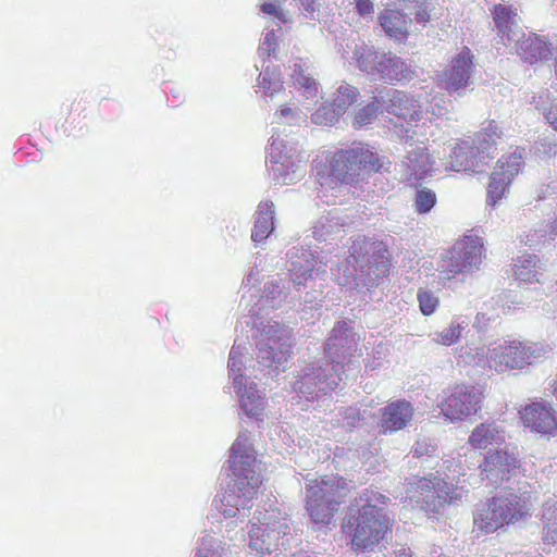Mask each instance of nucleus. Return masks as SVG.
Returning <instances> with one entry per match:
<instances>
[{"label": "nucleus", "mask_w": 557, "mask_h": 557, "mask_svg": "<svg viewBox=\"0 0 557 557\" xmlns=\"http://www.w3.org/2000/svg\"><path fill=\"white\" fill-rule=\"evenodd\" d=\"M343 112H337V107L332 103H322L312 114L311 121L317 125H334L338 122Z\"/></svg>", "instance_id": "79ce46f5"}, {"label": "nucleus", "mask_w": 557, "mask_h": 557, "mask_svg": "<svg viewBox=\"0 0 557 557\" xmlns=\"http://www.w3.org/2000/svg\"><path fill=\"white\" fill-rule=\"evenodd\" d=\"M543 539L548 544L557 543V497H549L543 505Z\"/></svg>", "instance_id": "f704fd0d"}, {"label": "nucleus", "mask_w": 557, "mask_h": 557, "mask_svg": "<svg viewBox=\"0 0 557 557\" xmlns=\"http://www.w3.org/2000/svg\"><path fill=\"white\" fill-rule=\"evenodd\" d=\"M413 411L412 405L405 399L389 403L384 408L380 409L381 418L379 426L381 433L392 434L405 429L411 422Z\"/></svg>", "instance_id": "5701e85b"}, {"label": "nucleus", "mask_w": 557, "mask_h": 557, "mask_svg": "<svg viewBox=\"0 0 557 557\" xmlns=\"http://www.w3.org/2000/svg\"><path fill=\"white\" fill-rule=\"evenodd\" d=\"M349 252L333 273L341 286L355 288L363 284L372 287L377 285V278L389 271L388 250L383 242L358 237L352 242Z\"/></svg>", "instance_id": "7ed1b4c3"}, {"label": "nucleus", "mask_w": 557, "mask_h": 557, "mask_svg": "<svg viewBox=\"0 0 557 557\" xmlns=\"http://www.w3.org/2000/svg\"><path fill=\"white\" fill-rule=\"evenodd\" d=\"M482 391L473 385H456L442 404V412L449 420H462L481 408Z\"/></svg>", "instance_id": "6ab92c4d"}, {"label": "nucleus", "mask_w": 557, "mask_h": 557, "mask_svg": "<svg viewBox=\"0 0 557 557\" xmlns=\"http://www.w3.org/2000/svg\"><path fill=\"white\" fill-rule=\"evenodd\" d=\"M492 14L502 44L510 46L512 42H519V38L523 37V32L519 26L517 12L511 7L499 3L494 5Z\"/></svg>", "instance_id": "b1692460"}, {"label": "nucleus", "mask_w": 557, "mask_h": 557, "mask_svg": "<svg viewBox=\"0 0 557 557\" xmlns=\"http://www.w3.org/2000/svg\"><path fill=\"white\" fill-rule=\"evenodd\" d=\"M525 158V148L517 147L512 153L498 160L487 185L486 203L494 207L507 191L511 181L519 173Z\"/></svg>", "instance_id": "a211bd4d"}, {"label": "nucleus", "mask_w": 557, "mask_h": 557, "mask_svg": "<svg viewBox=\"0 0 557 557\" xmlns=\"http://www.w3.org/2000/svg\"><path fill=\"white\" fill-rule=\"evenodd\" d=\"M545 197H546V194H545L544 189H541V191L536 196V199L541 200V199H544Z\"/></svg>", "instance_id": "0e129e2a"}, {"label": "nucleus", "mask_w": 557, "mask_h": 557, "mask_svg": "<svg viewBox=\"0 0 557 557\" xmlns=\"http://www.w3.org/2000/svg\"><path fill=\"white\" fill-rule=\"evenodd\" d=\"M380 110L381 106L374 98V101L368 103L356 113L354 124L357 127L370 124L377 116Z\"/></svg>", "instance_id": "a18cd8bd"}, {"label": "nucleus", "mask_w": 557, "mask_h": 557, "mask_svg": "<svg viewBox=\"0 0 557 557\" xmlns=\"http://www.w3.org/2000/svg\"><path fill=\"white\" fill-rule=\"evenodd\" d=\"M346 225L344 219L337 215L335 211H330L326 215L321 216L313 226L312 234L317 240H331L338 237Z\"/></svg>", "instance_id": "473e14b6"}, {"label": "nucleus", "mask_w": 557, "mask_h": 557, "mask_svg": "<svg viewBox=\"0 0 557 557\" xmlns=\"http://www.w3.org/2000/svg\"><path fill=\"white\" fill-rule=\"evenodd\" d=\"M349 323L346 320L338 321L324 344L323 358L331 364L339 366V370L344 373L346 367L352 366L351 357L357 350L359 339Z\"/></svg>", "instance_id": "dca6fc26"}, {"label": "nucleus", "mask_w": 557, "mask_h": 557, "mask_svg": "<svg viewBox=\"0 0 557 557\" xmlns=\"http://www.w3.org/2000/svg\"><path fill=\"white\" fill-rule=\"evenodd\" d=\"M425 158H426V154L424 152V149H418L417 151H408L407 165L411 171L417 173L420 169V165H418L417 163L420 161L423 162V159H425Z\"/></svg>", "instance_id": "4d7b16f0"}, {"label": "nucleus", "mask_w": 557, "mask_h": 557, "mask_svg": "<svg viewBox=\"0 0 557 557\" xmlns=\"http://www.w3.org/2000/svg\"><path fill=\"white\" fill-rule=\"evenodd\" d=\"M465 330V326L461 323L453 321L447 327H445L441 332H436L433 334V341L437 344H442L444 346H450L455 344L461 336V332Z\"/></svg>", "instance_id": "c03bdc74"}, {"label": "nucleus", "mask_w": 557, "mask_h": 557, "mask_svg": "<svg viewBox=\"0 0 557 557\" xmlns=\"http://www.w3.org/2000/svg\"><path fill=\"white\" fill-rule=\"evenodd\" d=\"M195 557H227V549L219 537L206 534L200 539Z\"/></svg>", "instance_id": "58836bf2"}, {"label": "nucleus", "mask_w": 557, "mask_h": 557, "mask_svg": "<svg viewBox=\"0 0 557 557\" xmlns=\"http://www.w3.org/2000/svg\"><path fill=\"white\" fill-rule=\"evenodd\" d=\"M513 272L520 283H540L543 276L540 259L534 253L518 257Z\"/></svg>", "instance_id": "7c9ffc66"}, {"label": "nucleus", "mask_w": 557, "mask_h": 557, "mask_svg": "<svg viewBox=\"0 0 557 557\" xmlns=\"http://www.w3.org/2000/svg\"><path fill=\"white\" fill-rule=\"evenodd\" d=\"M270 162L273 180L282 185H290L301 180L306 173L300 156L294 144L281 137L280 133L271 136Z\"/></svg>", "instance_id": "ddd939ff"}, {"label": "nucleus", "mask_w": 557, "mask_h": 557, "mask_svg": "<svg viewBox=\"0 0 557 557\" xmlns=\"http://www.w3.org/2000/svg\"><path fill=\"white\" fill-rule=\"evenodd\" d=\"M525 426L542 434H553L557 430V416L555 410L546 404L533 403L522 411Z\"/></svg>", "instance_id": "393cba45"}, {"label": "nucleus", "mask_w": 557, "mask_h": 557, "mask_svg": "<svg viewBox=\"0 0 557 557\" xmlns=\"http://www.w3.org/2000/svg\"><path fill=\"white\" fill-rule=\"evenodd\" d=\"M548 230L550 231V235H553L554 239L557 238V218L553 223H548Z\"/></svg>", "instance_id": "680f3d73"}, {"label": "nucleus", "mask_w": 557, "mask_h": 557, "mask_svg": "<svg viewBox=\"0 0 557 557\" xmlns=\"http://www.w3.org/2000/svg\"><path fill=\"white\" fill-rule=\"evenodd\" d=\"M484 153H480L470 140H462L451 149L449 168L456 172L481 173L487 164Z\"/></svg>", "instance_id": "4be33fe9"}, {"label": "nucleus", "mask_w": 557, "mask_h": 557, "mask_svg": "<svg viewBox=\"0 0 557 557\" xmlns=\"http://www.w3.org/2000/svg\"><path fill=\"white\" fill-rule=\"evenodd\" d=\"M389 165L391 162L380 157L369 144L354 141L333 154L326 176L321 171L317 175L321 186L332 183L352 184L364 180L370 172H387Z\"/></svg>", "instance_id": "20e7f679"}, {"label": "nucleus", "mask_w": 557, "mask_h": 557, "mask_svg": "<svg viewBox=\"0 0 557 557\" xmlns=\"http://www.w3.org/2000/svg\"><path fill=\"white\" fill-rule=\"evenodd\" d=\"M416 492V504L426 513L433 515L438 513L445 504H453L461 497L458 488L433 474L419 479Z\"/></svg>", "instance_id": "2eb2a0df"}, {"label": "nucleus", "mask_w": 557, "mask_h": 557, "mask_svg": "<svg viewBox=\"0 0 557 557\" xmlns=\"http://www.w3.org/2000/svg\"><path fill=\"white\" fill-rule=\"evenodd\" d=\"M276 117L278 119V123L287 124L289 126H297L301 122H305L306 115L302 112L292 107H282L276 113Z\"/></svg>", "instance_id": "de8ad7c7"}, {"label": "nucleus", "mask_w": 557, "mask_h": 557, "mask_svg": "<svg viewBox=\"0 0 557 557\" xmlns=\"http://www.w3.org/2000/svg\"><path fill=\"white\" fill-rule=\"evenodd\" d=\"M556 141L553 138L544 137L540 138L535 143V149L539 153H543L545 156H550L552 153H555L556 150Z\"/></svg>", "instance_id": "5fc2aeb1"}, {"label": "nucleus", "mask_w": 557, "mask_h": 557, "mask_svg": "<svg viewBox=\"0 0 557 557\" xmlns=\"http://www.w3.org/2000/svg\"><path fill=\"white\" fill-rule=\"evenodd\" d=\"M546 354L543 345L536 343L504 342L488 348L486 362L490 369L498 373L521 369Z\"/></svg>", "instance_id": "f8f14e48"}, {"label": "nucleus", "mask_w": 557, "mask_h": 557, "mask_svg": "<svg viewBox=\"0 0 557 557\" xmlns=\"http://www.w3.org/2000/svg\"><path fill=\"white\" fill-rule=\"evenodd\" d=\"M290 78L294 86L302 91L307 99H313L319 95V83L315 79V70L308 59H294L289 64Z\"/></svg>", "instance_id": "a878e982"}, {"label": "nucleus", "mask_w": 557, "mask_h": 557, "mask_svg": "<svg viewBox=\"0 0 557 557\" xmlns=\"http://www.w3.org/2000/svg\"><path fill=\"white\" fill-rule=\"evenodd\" d=\"M379 22L388 37L394 38L398 42L407 39L408 21L407 16L401 12L384 10L379 16Z\"/></svg>", "instance_id": "c756f323"}, {"label": "nucleus", "mask_w": 557, "mask_h": 557, "mask_svg": "<svg viewBox=\"0 0 557 557\" xmlns=\"http://www.w3.org/2000/svg\"><path fill=\"white\" fill-rule=\"evenodd\" d=\"M436 205V194L434 190L421 187L418 188L414 196V209L419 214L430 212Z\"/></svg>", "instance_id": "37998d69"}, {"label": "nucleus", "mask_w": 557, "mask_h": 557, "mask_svg": "<svg viewBox=\"0 0 557 557\" xmlns=\"http://www.w3.org/2000/svg\"><path fill=\"white\" fill-rule=\"evenodd\" d=\"M357 13L363 17H372L374 13V4L371 0H355Z\"/></svg>", "instance_id": "13d9d810"}, {"label": "nucleus", "mask_w": 557, "mask_h": 557, "mask_svg": "<svg viewBox=\"0 0 557 557\" xmlns=\"http://www.w3.org/2000/svg\"><path fill=\"white\" fill-rule=\"evenodd\" d=\"M260 524L252 523L248 532L249 548L256 556L272 555L277 550L290 546V528L285 518H277L274 513L264 516Z\"/></svg>", "instance_id": "9b49d317"}, {"label": "nucleus", "mask_w": 557, "mask_h": 557, "mask_svg": "<svg viewBox=\"0 0 557 557\" xmlns=\"http://www.w3.org/2000/svg\"><path fill=\"white\" fill-rule=\"evenodd\" d=\"M553 235H550V231L548 230V223L542 222L536 224L533 228H531L528 234L525 235V238L522 239V243L524 245L529 246L530 248L536 250L540 249L541 246L545 244H550L554 242Z\"/></svg>", "instance_id": "a19ab883"}, {"label": "nucleus", "mask_w": 557, "mask_h": 557, "mask_svg": "<svg viewBox=\"0 0 557 557\" xmlns=\"http://www.w3.org/2000/svg\"><path fill=\"white\" fill-rule=\"evenodd\" d=\"M261 11H262V13H264L267 15H271L274 18H276L278 22L277 23L278 27L281 26V24H285L288 22V17H287L286 13L274 2L262 3Z\"/></svg>", "instance_id": "603ef678"}, {"label": "nucleus", "mask_w": 557, "mask_h": 557, "mask_svg": "<svg viewBox=\"0 0 557 557\" xmlns=\"http://www.w3.org/2000/svg\"><path fill=\"white\" fill-rule=\"evenodd\" d=\"M235 457L236 459L238 458L239 461H247L246 457H249L250 459H252L251 462H249V468L260 470V465L257 462L255 451L248 444L247 432H240L236 441L232 445L228 466H232V461L234 460Z\"/></svg>", "instance_id": "4c0bfd02"}, {"label": "nucleus", "mask_w": 557, "mask_h": 557, "mask_svg": "<svg viewBox=\"0 0 557 557\" xmlns=\"http://www.w3.org/2000/svg\"><path fill=\"white\" fill-rule=\"evenodd\" d=\"M317 300L315 296H311L309 293L306 294L304 301L306 304H313Z\"/></svg>", "instance_id": "e2e57ef3"}, {"label": "nucleus", "mask_w": 557, "mask_h": 557, "mask_svg": "<svg viewBox=\"0 0 557 557\" xmlns=\"http://www.w3.org/2000/svg\"><path fill=\"white\" fill-rule=\"evenodd\" d=\"M293 338L290 330L278 322L270 323L263 329L261 339L256 345V358L250 359L249 366L243 361L247 352L246 342L235 341L228 357V373L233 379L235 393L239 396L240 409L249 418L257 420L263 414L265 408L264 394L257 385L247 382L242 368L249 375H253L262 384L268 385L285 370L292 355Z\"/></svg>", "instance_id": "f257e3e1"}, {"label": "nucleus", "mask_w": 557, "mask_h": 557, "mask_svg": "<svg viewBox=\"0 0 557 557\" xmlns=\"http://www.w3.org/2000/svg\"><path fill=\"white\" fill-rule=\"evenodd\" d=\"M503 132L499 129L494 121H491L481 132L476 133L474 138L470 140L473 147L481 153H484L485 160L488 161L493 158V152L496 150L498 140L502 138Z\"/></svg>", "instance_id": "2f4dec72"}, {"label": "nucleus", "mask_w": 557, "mask_h": 557, "mask_svg": "<svg viewBox=\"0 0 557 557\" xmlns=\"http://www.w3.org/2000/svg\"><path fill=\"white\" fill-rule=\"evenodd\" d=\"M258 76V85L265 97H273L284 89L281 71L277 66L268 64Z\"/></svg>", "instance_id": "72a5a7b5"}, {"label": "nucleus", "mask_w": 557, "mask_h": 557, "mask_svg": "<svg viewBox=\"0 0 557 557\" xmlns=\"http://www.w3.org/2000/svg\"><path fill=\"white\" fill-rule=\"evenodd\" d=\"M261 257L257 256L255 260V267L248 272V274L243 280L242 288H246L259 282L260 270L258 268L261 264Z\"/></svg>", "instance_id": "6e6d98bb"}, {"label": "nucleus", "mask_w": 557, "mask_h": 557, "mask_svg": "<svg viewBox=\"0 0 557 557\" xmlns=\"http://www.w3.org/2000/svg\"><path fill=\"white\" fill-rule=\"evenodd\" d=\"M339 416L342 417L341 423L343 428L347 430H354L362 426L366 421L373 417V414L367 408L361 410L358 406H350L341 410Z\"/></svg>", "instance_id": "ea45409f"}, {"label": "nucleus", "mask_w": 557, "mask_h": 557, "mask_svg": "<svg viewBox=\"0 0 557 557\" xmlns=\"http://www.w3.org/2000/svg\"><path fill=\"white\" fill-rule=\"evenodd\" d=\"M273 202L261 201L255 213V224L251 232V240L261 243L267 239L274 230Z\"/></svg>", "instance_id": "c85d7f7f"}, {"label": "nucleus", "mask_w": 557, "mask_h": 557, "mask_svg": "<svg viewBox=\"0 0 557 557\" xmlns=\"http://www.w3.org/2000/svg\"><path fill=\"white\" fill-rule=\"evenodd\" d=\"M433 9L434 8L432 7L431 2H424L416 11V13H414V21L418 24H420L422 26H425L426 23L432 18V13L431 12H432Z\"/></svg>", "instance_id": "864d4df0"}, {"label": "nucleus", "mask_w": 557, "mask_h": 557, "mask_svg": "<svg viewBox=\"0 0 557 557\" xmlns=\"http://www.w3.org/2000/svg\"><path fill=\"white\" fill-rule=\"evenodd\" d=\"M519 460L513 451L508 449L490 450L484 457L482 469V480L487 485L498 487L517 474Z\"/></svg>", "instance_id": "412c9836"}, {"label": "nucleus", "mask_w": 557, "mask_h": 557, "mask_svg": "<svg viewBox=\"0 0 557 557\" xmlns=\"http://www.w3.org/2000/svg\"><path fill=\"white\" fill-rule=\"evenodd\" d=\"M245 323H246V325H247V326H250V325H252V326H253V324H255V322L251 320V318H250V319H247V320L245 321Z\"/></svg>", "instance_id": "69168bd1"}, {"label": "nucleus", "mask_w": 557, "mask_h": 557, "mask_svg": "<svg viewBox=\"0 0 557 557\" xmlns=\"http://www.w3.org/2000/svg\"><path fill=\"white\" fill-rule=\"evenodd\" d=\"M239 461L236 457L228 466V474L225 485L222 484V493L213 499L214 508L224 518H246L252 507V499L262 482L260 470L249 468L252 459Z\"/></svg>", "instance_id": "39448f33"}, {"label": "nucleus", "mask_w": 557, "mask_h": 557, "mask_svg": "<svg viewBox=\"0 0 557 557\" xmlns=\"http://www.w3.org/2000/svg\"><path fill=\"white\" fill-rule=\"evenodd\" d=\"M277 47V38L275 35V29H269L264 34L263 38L258 48L259 57L263 59V64L265 63V57L268 58H276L275 51Z\"/></svg>", "instance_id": "49530a36"}, {"label": "nucleus", "mask_w": 557, "mask_h": 557, "mask_svg": "<svg viewBox=\"0 0 557 557\" xmlns=\"http://www.w3.org/2000/svg\"><path fill=\"white\" fill-rule=\"evenodd\" d=\"M417 297L420 310L424 315H431L438 307V297L431 290L419 289Z\"/></svg>", "instance_id": "09e8293b"}, {"label": "nucleus", "mask_w": 557, "mask_h": 557, "mask_svg": "<svg viewBox=\"0 0 557 557\" xmlns=\"http://www.w3.org/2000/svg\"><path fill=\"white\" fill-rule=\"evenodd\" d=\"M505 442V431L496 422H485L476 425L469 436V444L474 448L486 449L491 445Z\"/></svg>", "instance_id": "cd10ccee"}, {"label": "nucleus", "mask_w": 557, "mask_h": 557, "mask_svg": "<svg viewBox=\"0 0 557 557\" xmlns=\"http://www.w3.org/2000/svg\"><path fill=\"white\" fill-rule=\"evenodd\" d=\"M343 375L339 366L331 364L322 357L304 362L296 370L293 388L300 397L311 401L336 389L343 381Z\"/></svg>", "instance_id": "9d476101"}, {"label": "nucleus", "mask_w": 557, "mask_h": 557, "mask_svg": "<svg viewBox=\"0 0 557 557\" xmlns=\"http://www.w3.org/2000/svg\"><path fill=\"white\" fill-rule=\"evenodd\" d=\"M306 509L314 523H330L349 492V484L338 475L306 479Z\"/></svg>", "instance_id": "1a4fd4ad"}, {"label": "nucleus", "mask_w": 557, "mask_h": 557, "mask_svg": "<svg viewBox=\"0 0 557 557\" xmlns=\"http://www.w3.org/2000/svg\"><path fill=\"white\" fill-rule=\"evenodd\" d=\"M512 490L511 487H507ZM530 494L512 491L500 493L491 499L480 502L473 511L474 525L485 533H492L505 524L516 523L530 515Z\"/></svg>", "instance_id": "0eeeda50"}, {"label": "nucleus", "mask_w": 557, "mask_h": 557, "mask_svg": "<svg viewBox=\"0 0 557 557\" xmlns=\"http://www.w3.org/2000/svg\"><path fill=\"white\" fill-rule=\"evenodd\" d=\"M512 45L521 60L530 64L548 60L553 55L550 44L535 34L528 37L523 34V37L519 38V42H512Z\"/></svg>", "instance_id": "bb28decb"}, {"label": "nucleus", "mask_w": 557, "mask_h": 557, "mask_svg": "<svg viewBox=\"0 0 557 557\" xmlns=\"http://www.w3.org/2000/svg\"><path fill=\"white\" fill-rule=\"evenodd\" d=\"M359 95L357 87L346 81H341L336 83L332 102L337 107V112L344 114L350 106L357 102Z\"/></svg>", "instance_id": "e433bc0d"}, {"label": "nucleus", "mask_w": 557, "mask_h": 557, "mask_svg": "<svg viewBox=\"0 0 557 557\" xmlns=\"http://www.w3.org/2000/svg\"><path fill=\"white\" fill-rule=\"evenodd\" d=\"M392 557H412V553H411L410 548L400 547V548L394 550Z\"/></svg>", "instance_id": "bf43d9fd"}, {"label": "nucleus", "mask_w": 557, "mask_h": 557, "mask_svg": "<svg viewBox=\"0 0 557 557\" xmlns=\"http://www.w3.org/2000/svg\"><path fill=\"white\" fill-rule=\"evenodd\" d=\"M482 238L478 236H465L453 246L449 258L442 265L438 280L446 284L458 274L471 272L478 269L482 261Z\"/></svg>", "instance_id": "4468645a"}, {"label": "nucleus", "mask_w": 557, "mask_h": 557, "mask_svg": "<svg viewBox=\"0 0 557 557\" xmlns=\"http://www.w3.org/2000/svg\"><path fill=\"white\" fill-rule=\"evenodd\" d=\"M381 106V112L393 114L409 122H418L423 119L421 104L407 92L392 88L383 87L375 96Z\"/></svg>", "instance_id": "aec40b11"}, {"label": "nucleus", "mask_w": 557, "mask_h": 557, "mask_svg": "<svg viewBox=\"0 0 557 557\" xmlns=\"http://www.w3.org/2000/svg\"><path fill=\"white\" fill-rule=\"evenodd\" d=\"M290 557H323V556H319L315 553H308V552L300 550V552L294 553Z\"/></svg>", "instance_id": "052dcab7"}, {"label": "nucleus", "mask_w": 557, "mask_h": 557, "mask_svg": "<svg viewBox=\"0 0 557 557\" xmlns=\"http://www.w3.org/2000/svg\"><path fill=\"white\" fill-rule=\"evenodd\" d=\"M473 55L465 47L438 75V85L451 96H462L472 84Z\"/></svg>", "instance_id": "f3484780"}, {"label": "nucleus", "mask_w": 557, "mask_h": 557, "mask_svg": "<svg viewBox=\"0 0 557 557\" xmlns=\"http://www.w3.org/2000/svg\"><path fill=\"white\" fill-rule=\"evenodd\" d=\"M437 450V446L432 443L431 441L426 440V438H422V440H418L413 447H412V454L414 457H424V456H428V457H431L433 456Z\"/></svg>", "instance_id": "3c124183"}, {"label": "nucleus", "mask_w": 557, "mask_h": 557, "mask_svg": "<svg viewBox=\"0 0 557 557\" xmlns=\"http://www.w3.org/2000/svg\"><path fill=\"white\" fill-rule=\"evenodd\" d=\"M351 49L356 66L373 79L409 82L417 76L414 67L393 52L376 50L363 41L355 42Z\"/></svg>", "instance_id": "6e6552de"}, {"label": "nucleus", "mask_w": 557, "mask_h": 557, "mask_svg": "<svg viewBox=\"0 0 557 557\" xmlns=\"http://www.w3.org/2000/svg\"><path fill=\"white\" fill-rule=\"evenodd\" d=\"M289 263L288 280L278 278L267 282L263 287L262 299L272 308H280L284 302L294 304L300 297L292 295L290 284L299 293L307 281L312 278V273L317 264L314 253L304 247H292L287 253Z\"/></svg>", "instance_id": "423d86ee"}, {"label": "nucleus", "mask_w": 557, "mask_h": 557, "mask_svg": "<svg viewBox=\"0 0 557 557\" xmlns=\"http://www.w3.org/2000/svg\"><path fill=\"white\" fill-rule=\"evenodd\" d=\"M321 0H299V10L306 18L317 21L320 18Z\"/></svg>", "instance_id": "8fccbe9b"}, {"label": "nucleus", "mask_w": 557, "mask_h": 557, "mask_svg": "<svg viewBox=\"0 0 557 557\" xmlns=\"http://www.w3.org/2000/svg\"><path fill=\"white\" fill-rule=\"evenodd\" d=\"M531 103L543 112L546 121L557 132V96L550 90H541L532 97Z\"/></svg>", "instance_id": "c9c22d12"}, {"label": "nucleus", "mask_w": 557, "mask_h": 557, "mask_svg": "<svg viewBox=\"0 0 557 557\" xmlns=\"http://www.w3.org/2000/svg\"><path fill=\"white\" fill-rule=\"evenodd\" d=\"M388 498L374 491H364L350 504L344 528L351 534L356 552H372L391 531L385 504Z\"/></svg>", "instance_id": "f03ea898"}]
</instances>
